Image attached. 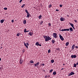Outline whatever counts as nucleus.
Listing matches in <instances>:
<instances>
[{"instance_id":"a19ab883","label":"nucleus","mask_w":78,"mask_h":78,"mask_svg":"<svg viewBox=\"0 0 78 78\" xmlns=\"http://www.w3.org/2000/svg\"><path fill=\"white\" fill-rule=\"evenodd\" d=\"M23 0H20V1H19V2L20 3H21L23 1Z\"/></svg>"},{"instance_id":"393cba45","label":"nucleus","mask_w":78,"mask_h":78,"mask_svg":"<svg viewBox=\"0 0 78 78\" xmlns=\"http://www.w3.org/2000/svg\"><path fill=\"white\" fill-rule=\"evenodd\" d=\"M30 62L31 63H34V61L31 60V61H30Z\"/></svg>"},{"instance_id":"473e14b6","label":"nucleus","mask_w":78,"mask_h":78,"mask_svg":"<svg viewBox=\"0 0 78 78\" xmlns=\"http://www.w3.org/2000/svg\"><path fill=\"white\" fill-rule=\"evenodd\" d=\"M51 52V50L50 49H49L48 50V53H50Z\"/></svg>"},{"instance_id":"f03ea898","label":"nucleus","mask_w":78,"mask_h":78,"mask_svg":"<svg viewBox=\"0 0 78 78\" xmlns=\"http://www.w3.org/2000/svg\"><path fill=\"white\" fill-rule=\"evenodd\" d=\"M53 37H54L55 38H57L58 36H57V35L56 33H53Z\"/></svg>"},{"instance_id":"9b49d317","label":"nucleus","mask_w":78,"mask_h":78,"mask_svg":"<svg viewBox=\"0 0 78 78\" xmlns=\"http://www.w3.org/2000/svg\"><path fill=\"white\" fill-rule=\"evenodd\" d=\"M33 32H29V33H28V35H29L30 36H32V35H33Z\"/></svg>"},{"instance_id":"c9c22d12","label":"nucleus","mask_w":78,"mask_h":78,"mask_svg":"<svg viewBox=\"0 0 78 78\" xmlns=\"http://www.w3.org/2000/svg\"><path fill=\"white\" fill-rule=\"evenodd\" d=\"M56 50H57L58 51H59L60 49H59V48H57Z\"/></svg>"},{"instance_id":"3c124183","label":"nucleus","mask_w":78,"mask_h":78,"mask_svg":"<svg viewBox=\"0 0 78 78\" xmlns=\"http://www.w3.org/2000/svg\"><path fill=\"white\" fill-rule=\"evenodd\" d=\"M76 65H78V62H77V63H76Z\"/></svg>"},{"instance_id":"b1692460","label":"nucleus","mask_w":78,"mask_h":78,"mask_svg":"<svg viewBox=\"0 0 78 78\" xmlns=\"http://www.w3.org/2000/svg\"><path fill=\"white\" fill-rule=\"evenodd\" d=\"M25 4H24L22 5V6H21V8H23L25 6Z\"/></svg>"},{"instance_id":"4d7b16f0","label":"nucleus","mask_w":78,"mask_h":78,"mask_svg":"<svg viewBox=\"0 0 78 78\" xmlns=\"http://www.w3.org/2000/svg\"><path fill=\"white\" fill-rule=\"evenodd\" d=\"M68 17H69V15H68Z\"/></svg>"},{"instance_id":"20e7f679","label":"nucleus","mask_w":78,"mask_h":78,"mask_svg":"<svg viewBox=\"0 0 78 78\" xmlns=\"http://www.w3.org/2000/svg\"><path fill=\"white\" fill-rule=\"evenodd\" d=\"M75 74V73L73 72H71L69 74H68V76H70L71 75Z\"/></svg>"},{"instance_id":"49530a36","label":"nucleus","mask_w":78,"mask_h":78,"mask_svg":"<svg viewBox=\"0 0 78 78\" xmlns=\"http://www.w3.org/2000/svg\"><path fill=\"white\" fill-rule=\"evenodd\" d=\"M72 27L73 28V29H75V27H74V26L73 27Z\"/></svg>"},{"instance_id":"2f4dec72","label":"nucleus","mask_w":78,"mask_h":78,"mask_svg":"<svg viewBox=\"0 0 78 78\" xmlns=\"http://www.w3.org/2000/svg\"><path fill=\"white\" fill-rule=\"evenodd\" d=\"M55 61L54 60H52L51 61V63H53Z\"/></svg>"},{"instance_id":"de8ad7c7","label":"nucleus","mask_w":78,"mask_h":78,"mask_svg":"<svg viewBox=\"0 0 78 78\" xmlns=\"http://www.w3.org/2000/svg\"><path fill=\"white\" fill-rule=\"evenodd\" d=\"M39 45L40 46H41V44H39Z\"/></svg>"},{"instance_id":"09e8293b","label":"nucleus","mask_w":78,"mask_h":78,"mask_svg":"<svg viewBox=\"0 0 78 78\" xmlns=\"http://www.w3.org/2000/svg\"><path fill=\"white\" fill-rule=\"evenodd\" d=\"M42 71H43V72H45V70H42Z\"/></svg>"},{"instance_id":"cd10ccee","label":"nucleus","mask_w":78,"mask_h":78,"mask_svg":"<svg viewBox=\"0 0 78 78\" xmlns=\"http://www.w3.org/2000/svg\"><path fill=\"white\" fill-rule=\"evenodd\" d=\"M24 32L27 33V29L25 28L24 29Z\"/></svg>"},{"instance_id":"7c9ffc66","label":"nucleus","mask_w":78,"mask_h":78,"mask_svg":"<svg viewBox=\"0 0 78 78\" xmlns=\"http://www.w3.org/2000/svg\"><path fill=\"white\" fill-rule=\"evenodd\" d=\"M43 23V21H41V23H40V25H41Z\"/></svg>"},{"instance_id":"58836bf2","label":"nucleus","mask_w":78,"mask_h":78,"mask_svg":"<svg viewBox=\"0 0 78 78\" xmlns=\"http://www.w3.org/2000/svg\"><path fill=\"white\" fill-rule=\"evenodd\" d=\"M14 22V20H11V22L13 23Z\"/></svg>"},{"instance_id":"e433bc0d","label":"nucleus","mask_w":78,"mask_h":78,"mask_svg":"<svg viewBox=\"0 0 78 78\" xmlns=\"http://www.w3.org/2000/svg\"><path fill=\"white\" fill-rule=\"evenodd\" d=\"M26 44L28 45V46H29V44L28 43H26Z\"/></svg>"},{"instance_id":"39448f33","label":"nucleus","mask_w":78,"mask_h":78,"mask_svg":"<svg viewBox=\"0 0 78 78\" xmlns=\"http://www.w3.org/2000/svg\"><path fill=\"white\" fill-rule=\"evenodd\" d=\"M59 37L60 39L62 40V41H63L64 40V38L61 35H59Z\"/></svg>"},{"instance_id":"bb28decb","label":"nucleus","mask_w":78,"mask_h":78,"mask_svg":"<svg viewBox=\"0 0 78 78\" xmlns=\"http://www.w3.org/2000/svg\"><path fill=\"white\" fill-rule=\"evenodd\" d=\"M74 67H76V64H74Z\"/></svg>"},{"instance_id":"ea45409f","label":"nucleus","mask_w":78,"mask_h":78,"mask_svg":"<svg viewBox=\"0 0 78 78\" xmlns=\"http://www.w3.org/2000/svg\"><path fill=\"white\" fill-rule=\"evenodd\" d=\"M74 21L76 23H77V20H74Z\"/></svg>"},{"instance_id":"8fccbe9b","label":"nucleus","mask_w":78,"mask_h":78,"mask_svg":"<svg viewBox=\"0 0 78 78\" xmlns=\"http://www.w3.org/2000/svg\"><path fill=\"white\" fill-rule=\"evenodd\" d=\"M29 30H28V31L27 30V31H26V32H29Z\"/></svg>"},{"instance_id":"4c0bfd02","label":"nucleus","mask_w":78,"mask_h":78,"mask_svg":"<svg viewBox=\"0 0 78 78\" xmlns=\"http://www.w3.org/2000/svg\"><path fill=\"white\" fill-rule=\"evenodd\" d=\"M62 6H63V5H61V4L60 5V7H62Z\"/></svg>"},{"instance_id":"ddd939ff","label":"nucleus","mask_w":78,"mask_h":78,"mask_svg":"<svg viewBox=\"0 0 78 78\" xmlns=\"http://www.w3.org/2000/svg\"><path fill=\"white\" fill-rule=\"evenodd\" d=\"M69 30L70 32H73V28H72V27H71L69 28Z\"/></svg>"},{"instance_id":"a18cd8bd","label":"nucleus","mask_w":78,"mask_h":78,"mask_svg":"<svg viewBox=\"0 0 78 78\" xmlns=\"http://www.w3.org/2000/svg\"><path fill=\"white\" fill-rule=\"evenodd\" d=\"M25 52L24 50H22V52Z\"/></svg>"},{"instance_id":"4468645a","label":"nucleus","mask_w":78,"mask_h":78,"mask_svg":"<svg viewBox=\"0 0 78 78\" xmlns=\"http://www.w3.org/2000/svg\"><path fill=\"white\" fill-rule=\"evenodd\" d=\"M69 24L72 27H73L74 26V25H73V24L72 23H69Z\"/></svg>"},{"instance_id":"864d4df0","label":"nucleus","mask_w":78,"mask_h":78,"mask_svg":"<svg viewBox=\"0 0 78 78\" xmlns=\"http://www.w3.org/2000/svg\"><path fill=\"white\" fill-rule=\"evenodd\" d=\"M1 58H0V61H1Z\"/></svg>"},{"instance_id":"f8f14e48","label":"nucleus","mask_w":78,"mask_h":78,"mask_svg":"<svg viewBox=\"0 0 78 78\" xmlns=\"http://www.w3.org/2000/svg\"><path fill=\"white\" fill-rule=\"evenodd\" d=\"M39 64H40L39 62H37V63H36V64H35L34 65L35 66H38Z\"/></svg>"},{"instance_id":"aec40b11","label":"nucleus","mask_w":78,"mask_h":78,"mask_svg":"<svg viewBox=\"0 0 78 78\" xmlns=\"http://www.w3.org/2000/svg\"><path fill=\"white\" fill-rule=\"evenodd\" d=\"M51 42L52 44H54L55 42V41L54 40H52L51 41Z\"/></svg>"},{"instance_id":"423d86ee","label":"nucleus","mask_w":78,"mask_h":78,"mask_svg":"<svg viewBox=\"0 0 78 78\" xmlns=\"http://www.w3.org/2000/svg\"><path fill=\"white\" fill-rule=\"evenodd\" d=\"M60 20L61 21H63L65 20V18L64 17H61Z\"/></svg>"},{"instance_id":"79ce46f5","label":"nucleus","mask_w":78,"mask_h":78,"mask_svg":"<svg viewBox=\"0 0 78 78\" xmlns=\"http://www.w3.org/2000/svg\"><path fill=\"white\" fill-rule=\"evenodd\" d=\"M41 65H42L43 66H44L45 65V64H42Z\"/></svg>"},{"instance_id":"6ab92c4d","label":"nucleus","mask_w":78,"mask_h":78,"mask_svg":"<svg viewBox=\"0 0 78 78\" xmlns=\"http://www.w3.org/2000/svg\"><path fill=\"white\" fill-rule=\"evenodd\" d=\"M42 17V16L41 15H40V16H39V19H41V18Z\"/></svg>"},{"instance_id":"f3484780","label":"nucleus","mask_w":78,"mask_h":78,"mask_svg":"<svg viewBox=\"0 0 78 78\" xmlns=\"http://www.w3.org/2000/svg\"><path fill=\"white\" fill-rule=\"evenodd\" d=\"M69 44V42H67L66 44V46H67Z\"/></svg>"},{"instance_id":"7ed1b4c3","label":"nucleus","mask_w":78,"mask_h":78,"mask_svg":"<svg viewBox=\"0 0 78 78\" xmlns=\"http://www.w3.org/2000/svg\"><path fill=\"white\" fill-rule=\"evenodd\" d=\"M61 31H69V28L68 29H62V30H60Z\"/></svg>"},{"instance_id":"6e6d98bb","label":"nucleus","mask_w":78,"mask_h":78,"mask_svg":"<svg viewBox=\"0 0 78 78\" xmlns=\"http://www.w3.org/2000/svg\"><path fill=\"white\" fill-rule=\"evenodd\" d=\"M63 65L64 66L65 64H63Z\"/></svg>"},{"instance_id":"9d476101","label":"nucleus","mask_w":78,"mask_h":78,"mask_svg":"<svg viewBox=\"0 0 78 78\" xmlns=\"http://www.w3.org/2000/svg\"><path fill=\"white\" fill-rule=\"evenodd\" d=\"M27 16H26V17L29 18L30 17V13L29 12L28 13H27Z\"/></svg>"},{"instance_id":"412c9836","label":"nucleus","mask_w":78,"mask_h":78,"mask_svg":"<svg viewBox=\"0 0 78 78\" xmlns=\"http://www.w3.org/2000/svg\"><path fill=\"white\" fill-rule=\"evenodd\" d=\"M57 74V73L56 72H54L53 73V74L55 75H56Z\"/></svg>"},{"instance_id":"4be33fe9","label":"nucleus","mask_w":78,"mask_h":78,"mask_svg":"<svg viewBox=\"0 0 78 78\" xmlns=\"http://www.w3.org/2000/svg\"><path fill=\"white\" fill-rule=\"evenodd\" d=\"M1 23H3L4 22V20H2L0 21Z\"/></svg>"},{"instance_id":"dca6fc26","label":"nucleus","mask_w":78,"mask_h":78,"mask_svg":"<svg viewBox=\"0 0 78 78\" xmlns=\"http://www.w3.org/2000/svg\"><path fill=\"white\" fill-rule=\"evenodd\" d=\"M23 23L24 24H26L27 23V21L26 20H23Z\"/></svg>"},{"instance_id":"c756f323","label":"nucleus","mask_w":78,"mask_h":78,"mask_svg":"<svg viewBox=\"0 0 78 78\" xmlns=\"http://www.w3.org/2000/svg\"><path fill=\"white\" fill-rule=\"evenodd\" d=\"M51 7H52V5H50L48 6L49 8H51Z\"/></svg>"},{"instance_id":"a211bd4d","label":"nucleus","mask_w":78,"mask_h":78,"mask_svg":"<svg viewBox=\"0 0 78 78\" xmlns=\"http://www.w3.org/2000/svg\"><path fill=\"white\" fill-rule=\"evenodd\" d=\"M35 45H37V46H39V44L38 42H36V43L35 44Z\"/></svg>"},{"instance_id":"72a5a7b5","label":"nucleus","mask_w":78,"mask_h":78,"mask_svg":"<svg viewBox=\"0 0 78 78\" xmlns=\"http://www.w3.org/2000/svg\"><path fill=\"white\" fill-rule=\"evenodd\" d=\"M4 10H7V8H6V7L4 8Z\"/></svg>"},{"instance_id":"603ef678","label":"nucleus","mask_w":78,"mask_h":78,"mask_svg":"<svg viewBox=\"0 0 78 78\" xmlns=\"http://www.w3.org/2000/svg\"><path fill=\"white\" fill-rule=\"evenodd\" d=\"M63 69H64V68H62V69H61V70H63Z\"/></svg>"},{"instance_id":"5701e85b","label":"nucleus","mask_w":78,"mask_h":78,"mask_svg":"<svg viewBox=\"0 0 78 78\" xmlns=\"http://www.w3.org/2000/svg\"><path fill=\"white\" fill-rule=\"evenodd\" d=\"M25 12L27 13H29V12L28 11L27 9H26L25 10Z\"/></svg>"},{"instance_id":"6e6552de","label":"nucleus","mask_w":78,"mask_h":78,"mask_svg":"<svg viewBox=\"0 0 78 78\" xmlns=\"http://www.w3.org/2000/svg\"><path fill=\"white\" fill-rule=\"evenodd\" d=\"M19 62L20 64H21L23 63V60H22V58H20V59Z\"/></svg>"},{"instance_id":"f257e3e1","label":"nucleus","mask_w":78,"mask_h":78,"mask_svg":"<svg viewBox=\"0 0 78 78\" xmlns=\"http://www.w3.org/2000/svg\"><path fill=\"white\" fill-rule=\"evenodd\" d=\"M43 37L45 39V41L46 42H47L48 41H49V40H51V37H50L49 36H45V35H44Z\"/></svg>"},{"instance_id":"37998d69","label":"nucleus","mask_w":78,"mask_h":78,"mask_svg":"<svg viewBox=\"0 0 78 78\" xmlns=\"http://www.w3.org/2000/svg\"><path fill=\"white\" fill-rule=\"evenodd\" d=\"M55 11L58 12V11H59V10L58 9H56L55 10Z\"/></svg>"},{"instance_id":"1a4fd4ad","label":"nucleus","mask_w":78,"mask_h":78,"mask_svg":"<svg viewBox=\"0 0 78 78\" xmlns=\"http://www.w3.org/2000/svg\"><path fill=\"white\" fill-rule=\"evenodd\" d=\"M75 44H73V46H72V47L71 48L72 50H74V49L75 48Z\"/></svg>"},{"instance_id":"a878e982","label":"nucleus","mask_w":78,"mask_h":78,"mask_svg":"<svg viewBox=\"0 0 78 78\" xmlns=\"http://www.w3.org/2000/svg\"><path fill=\"white\" fill-rule=\"evenodd\" d=\"M20 33H18L17 34H16L17 36H19V35H20Z\"/></svg>"},{"instance_id":"c85d7f7f","label":"nucleus","mask_w":78,"mask_h":78,"mask_svg":"<svg viewBox=\"0 0 78 78\" xmlns=\"http://www.w3.org/2000/svg\"><path fill=\"white\" fill-rule=\"evenodd\" d=\"M49 26L50 27L51 25V23H48Z\"/></svg>"},{"instance_id":"f704fd0d","label":"nucleus","mask_w":78,"mask_h":78,"mask_svg":"<svg viewBox=\"0 0 78 78\" xmlns=\"http://www.w3.org/2000/svg\"><path fill=\"white\" fill-rule=\"evenodd\" d=\"M53 70H54L53 69H52V70H50V73H51L53 71Z\"/></svg>"},{"instance_id":"c03bdc74","label":"nucleus","mask_w":78,"mask_h":78,"mask_svg":"<svg viewBox=\"0 0 78 78\" xmlns=\"http://www.w3.org/2000/svg\"><path fill=\"white\" fill-rule=\"evenodd\" d=\"M75 48H78V46H75Z\"/></svg>"},{"instance_id":"2eb2a0df","label":"nucleus","mask_w":78,"mask_h":78,"mask_svg":"<svg viewBox=\"0 0 78 78\" xmlns=\"http://www.w3.org/2000/svg\"><path fill=\"white\" fill-rule=\"evenodd\" d=\"M24 44L25 46L26 47V48H28V46H27V45H26V43L25 42H24Z\"/></svg>"},{"instance_id":"5fc2aeb1","label":"nucleus","mask_w":78,"mask_h":78,"mask_svg":"<svg viewBox=\"0 0 78 78\" xmlns=\"http://www.w3.org/2000/svg\"><path fill=\"white\" fill-rule=\"evenodd\" d=\"M2 47H1V48L2 49Z\"/></svg>"},{"instance_id":"0eeeda50","label":"nucleus","mask_w":78,"mask_h":78,"mask_svg":"<svg viewBox=\"0 0 78 78\" xmlns=\"http://www.w3.org/2000/svg\"><path fill=\"white\" fill-rule=\"evenodd\" d=\"M71 57L72 58H76V55H71Z\"/></svg>"}]
</instances>
